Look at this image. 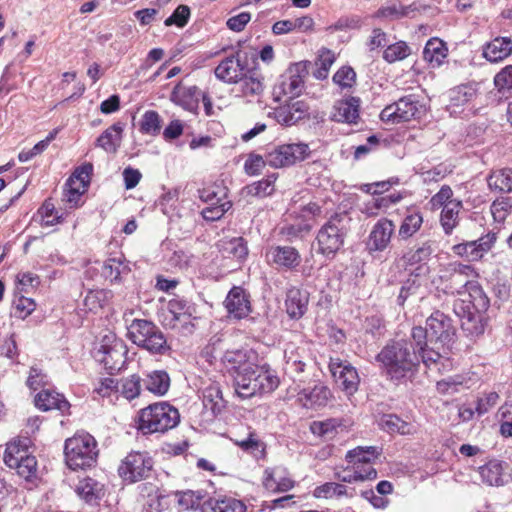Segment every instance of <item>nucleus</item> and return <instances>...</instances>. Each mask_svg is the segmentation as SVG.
<instances>
[{
    "instance_id": "nucleus-1",
    "label": "nucleus",
    "mask_w": 512,
    "mask_h": 512,
    "mask_svg": "<svg viewBox=\"0 0 512 512\" xmlns=\"http://www.w3.org/2000/svg\"><path fill=\"white\" fill-rule=\"evenodd\" d=\"M455 336L452 320L440 311H435L427 318L425 328L416 326L411 332L422 362L439 372L449 370L452 366L449 354Z\"/></svg>"
},
{
    "instance_id": "nucleus-2",
    "label": "nucleus",
    "mask_w": 512,
    "mask_h": 512,
    "mask_svg": "<svg viewBox=\"0 0 512 512\" xmlns=\"http://www.w3.org/2000/svg\"><path fill=\"white\" fill-rule=\"evenodd\" d=\"M419 358L421 356L413 340L391 341L376 356L377 362L391 380H400L412 373L419 364Z\"/></svg>"
},
{
    "instance_id": "nucleus-3",
    "label": "nucleus",
    "mask_w": 512,
    "mask_h": 512,
    "mask_svg": "<svg viewBox=\"0 0 512 512\" xmlns=\"http://www.w3.org/2000/svg\"><path fill=\"white\" fill-rule=\"evenodd\" d=\"M476 276L471 265L451 263L441 276L443 291L446 294L462 295L463 299L477 300V305L481 308L488 307L489 300L478 282L474 280Z\"/></svg>"
},
{
    "instance_id": "nucleus-4",
    "label": "nucleus",
    "mask_w": 512,
    "mask_h": 512,
    "mask_svg": "<svg viewBox=\"0 0 512 512\" xmlns=\"http://www.w3.org/2000/svg\"><path fill=\"white\" fill-rule=\"evenodd\" d=\"M130 310L124 313L128 338L138 347L147 350L151 354L164 355L170 350L167 339L158 326L146 319H132Z\"/></svg>"
},
{
    "instance_id": "nucleus-5",
    "label": "nucleus",
    "mask_w": 512,
    "mask_h": 512,
    "mask_svg": "<svg viewBox=\"0 0 512 512\" xmlns=\"http://www.w3.org/2000/svg\"><path fill=\"white\" fill-rule=\"evenodd\" d=\"M350 223L351 218L347 213L332 214L317 232V253L329 259L333 258L344 245Z\"/></svg>"
},
{
    "instance_id": "nucleus-6",
    "label": "nucleus",
    "mask_w": 512,
    "mask_h": 512,
    "mask_svg": "<svg viewBox=\"0 0 512 512\" xmlns=\"http://www.w3.org/2000/svg\"><path fill=\"white\" fill-rule=\"evenodd\" d=\"M179 422L180 414L174 406L168 402H157L140 410L137 428L144 435L165 433Z\"/></svg>"
},
{
    "instance_id": "nucleus-7",
    "label": "nucleus",
    "mask_w": 512,
    "mask_h": 512,
    "mask_svg": "<svg viewBox=\"0 0 512 512\" xmlns=\"http://www.w3.org/2000/svg\"><path fill=\"white\" fill-rule=\"evenodd\" d=\"M98 452L97 442L89 433L78 432L65 441V462L72 470L92 467L97 461Z\"/></svg>"
},
{
    "instance_id": "nucleus-8",
    "label": "nucleus",
    "mask_w": 512,
    "mask_h": 512,
    "mask_svg": "<svg viewBox=\"0 0 512 512\" xmlns=\"http://www.w3.org/2000/svg\"><path fill=\"white\" fill-rule=\"evenodd\" d=\"M280 379L276 372L266 363L259 364L248 377H238V388L235 390L239 397L248 399L256 395L272 393L278 388Z\"/></svg>"
},
{
    "instance_id": "nucleus-9",
    "label": "nucleus",
    "mask_w": 512,
    "mask_h": 512,
    "mask_svg": "<svg viewBox=\"0 0 512 512\" xmlns=\"http://www.w3.org/2000/svg\"><path fill=\"white\" fill-rule=\"evenodd\" d=\"M426 113L425 105L418 96L410 94L387 105L380 113V119L387 124H400L418 120Z\"/></svg>"
},
{
    "instance_id": "nucleus-10",
    "label": "nucleus",
    "mask_w": 512,
    "mask_h": 512,
    "mask_svg": "<svg viewBox=\"0 0 512 512\" xmlns=\"http://www.w3.org/2000/svg\"><path fill=\"white\" fill-rule=\"evenodd\" d=\"M487 308L479 307L477 300L458 299L454 302V312L461 319V328L467 336L474 338L484 333L485 324L482 313Z\"/></svg>"
},
{
    "instance_id": "nucleus-11",
    "label": "nucleus",
    "mask_w": 512,
    "mask_h": 512,
    "mask_svg": "<svg viewBox=\"0 0 512 512\" xmlns=\"http://www.w3.org/2000/svg\"><path fill=\"white\" fill-rule=\"evenodd\" d=\"M226 371L233 377L235 390L238 388V377H248L258 365V355L252 349L226 351L222 357Z\"/></svg>"
},
{
    "instance_id": "nucleus-12",
    "label": "nucleus",
    "mask_w": 512,
    "mask_h": 512,
    "mask_svg": "<svg viewBox=\"0 0 512 512\" xmlns=\"http://www.w3.org/2000/svg\"><path fill=\"white\" fill-rule=\"evenodd\" d=\"M153 468V460L146 452L132 451L120 463L118 474L127 483L146 479Z\"/></svg>"
},
{
    "instance_id": "nucleus-13",
    "label": "nucleus",
    "mask_w": 512,
    "mask_h": 512,
    "mask_svg": "<svg viewBox=\"0 0 512 512\" xmlns=\"http://www.w3.org/2000/svg\"><path fill=\"white\" fill-rule=\"evenodd\" d=\"M480 482L487 487H504L512 484V466L503 460L490 459L475 470Z\"/></svg>"
},
{
    "instance_id": "nucleus-14",
    "label": "nucleus",
    "mask_w": 512,
    "mask_h": 512,
    "mask_svg": "<svg viewBox=\"0 0 512 512\" xmlns=\"http://www.w3.org/2000/svg\"><path fill=\"white\" fill-rule=\"evenodd\" d=\"M126 355L127 349L124 342L117 339L114 334L105 335L97 351L98 360L111 372L121 370L125 364Z\"/></svg>"
},
{
    "instance_id": "nucleus-15",
    "label": "nucleus",
    "mask_w": 512,
    "mask_h": 512,
    "mask_svg": "<svg viewBox=\"0 0 512 512\" xmlns=\"http://www.w3.org/2000/svg\"><path fill=\"white\" fill-rule=\"evenodd\" d=\"M308 154L309 147L305 143L283 144L270 151L266 155V161L271 167L281 168L304 160Z\"/></svg>"
},
{
    "instance_id": "nucleus-16",
    "label": "nucleus",
    "mask_w": 512,
    "mask_h": 512,
    "mask_svg": "<svg viewBox=\"0 0 512 512\" xmlns=\"http://www.w3.org/2000/svg\"><path fill=\"white\" fill-rule=\"evenodd\" d=\"M329 370L336 383L347 395H353L358 390L360 383L358 372L348 361L331 357Z\"/></svg>"
},
{
    "instance_id": "nucleus-17",
    "label": "nucleus",
    "mask_w": 512,
    "mask_h": 512,
    "mask_svg": "<svg viewBox=\"0 0 512 512\" xmlns=\"http://www.w3.org/2000/svg\"><path fill=\"white\" fill-rule=\"evenodd\" d=\"M307 75V62L294 63L282 76L276 89L279 90V94L290 98L298 97L304 89V80Z\"/></svg>"
},
{
    "instance_id": "nucleus-18",
    "label": "nucleus",
    "mask_w": 512,
    "mask_h": 512,
    "mask_svg": "<svg viewBox=\"0 0 512 512\" xmlns=\"http://www.w3.org/2000/svg\"><path fill=\"white\" fill-rule=\"evenodd\" d=\"M496 239V233L489 232L477 240L454 245L452 251L467 261H478L492 249Z\"/></svg>"
},
{
    "instance_id": "nucleus-19",
    "label": "nucleus",
    "mask_w": 512,
    "mask_h": 512,
    "mask_svg": "<svg viewBox=\"0 0 512 512\" xmlns=\"http://www.w3.org/2000/svg\"><path fill=\"white\" fill-rule=\"evenodd\" d=\"M321 215V207L316 203L303 206L298 214L300 221L289 224L283 228L284 233L290 237H303L312 229L315 219Z\"/></svg>"
},
{
    "instance_id": "nucleus-20",
    "label": "nucleus",
    "mask_w": 512,
    "mask_h": 512,
    "mask_svg": "<svg viewBox=\"0 0 512 512\" xmlns=\"http://www.w3.org/2000/svg\"><path fill=\"white\" fill-rule=\"evenodd\" d=\"M247 71L245 61L241 57V53L223 59L215 68V76L217 79L228 83L235 84Z\"/></svg>"
},
{
    "instance_id": "nucleus-21",
    "label": "nucleus",
    "mask_w": 512,
    "mask_h": 512,
    "mask_svg": "<svg viewBox=\"0 0 512 512\" xmlns=\"http://www.w3.org/2000/svg\"><path fill=\"white\" fill-rule=\"evenodd\" d=\"M333 398L328 386L318 383L313 388H304L297 394V403L306 409L325 407Z\"/></svg>"
},
{
    "instance_id": "nucleus-22",
    "label": "nucleus",
    "mask_w": 512,
    "mask_h": 512,
    "mask_svg": "<svg viewBox=\"0 0 512 512\" xmlns=\"http://www.w3.org/2000/svg\"><path fill=\"white\" fill-rule=\"evenodd\" d=\"M395 225L392 220L382 218L372 227L367 241V248L370 252L384 251L394 233Z\"/></svg>"
},
{
    "instance_id": "nucleus-23",
    "label": "nucleus",
    "mask_w": 512,
    "mask_h": 512,
    "mask_svg": "<svg viewBox=\"0 0 512 512\" xmlns=\"http://www.w3.org/2000/svg\"><path fill=\"white\" fill-rule=\"evenodd\" d=\"M266 258L269 263L285 269H294L301 261L298 250L291 246H272L267 250Z\"/></svg>"
},
{
    "instance_id": "nucleus-24",
    "label": "nucleus",
    "mask_w": 512,
    "mask_h": 512,
    "mask_svg": "<svg viewBox=\"0 0 512 512\" xmlns=\"http://www.w3.org/2000/svg\"><path fill=\"white\" fill-rule=\"evenodd\" d=\"M224 304L229 315L236 319L245 318L251 312L249 297L241 287H233L229 291Z\"/></svg>"
},
{
    "instance_id": "nucleus-25",
    "label": "nucleus",
    "mask_w": 512,
    "mask_h": 512,
    "mask_svg": "<svg viewBox=\"0 0 512 512\" xmlns=\"http://www.w3.org/2000/svg\"><path fill=\"white\" fill-rule=\"evenodd\" d=\"M262 483L266 490L273 493L287 492L295 485L286 470L280 467L265 469Z\"/></svg>"
},
{
    "instance_id": "nucleus-26",
    "label": "nucleus",
    "mask_w": 512,
    "mask_h": 512,
    "mask_svg": "<svg viewBox=\"0 0 512 512\" xmlns=\"http://www.w3.org/2000/svg\"><path fill=\"white\" fill-rule=\"evenodd\" d=\"M360 101L350 97L337 101L331 112V119L340 123L355 124L359 119Z\"/></svg>"
},
{
    "instance_id": "nucleus-27",
    "label": "nucleus",
    "mask_w": 512,
    "mask_h": 512,
    "mask_svg": "<svg viewBox=\"0 0 512 512\" xmlns=\"http://www.w3.org/2000/svg\"><path fill=\"white\" fill-rule=\"evenodd\" d=\"M512 54V39L510 37H496L483 46V57L497 63L505 60Z\"/></svg>"
},
{
    "instance_id": "nucleus-28",
    "label": "nucleus",
    "mask_w": 512,
    "mask_h": 512,
    "mask_svg": "<svg viewBox=\"0 0 512 512\" xmlns=\"http://www.w3.org/2000/svg\"><path fill=\"white\" fill-rule=\"evenodd\" d=\"M36 406L43 411L59 410L62 414L69 413L70 403L66 398L51 389H43L35 397Z\"/></svg>"
},
{
    "instance_id": "nucleus-29",
    "label": "nucleus",
    "mask_w": 512,
    "mask_h": 512,
    "mask_svg": "<svg viewBox=\"0 0 512 512\" xmlns=\"http://www.w3.org/2000/svg\"><path fill=\"white\" fill-rule=\"evenodd\" d=\"M235 84V93L244 98L260 96L264 91L263 78L255 72H249L248 70Z\"/></svg>"
},
{
    "instance_id": "nucleus-30",
    "label": "nucleus",
    "mask_w": 512,
    "mask_h": 512,
    "mask_svg": "<svg viewBox=\"0 0 512 512\" xmlns=\"http://www.w3.org/2000/svg\"><path fill=\"white\" fill-rule=\"evenodd\" d=\"M309 294L306 290L292 287L287 291L285 307L287 314L293 319L301 318L308 306Z\"/></svg>"
},
{
    "instance_id": "nucleus-31",
    "label": "nucleus",
    "mask_w": 512,
    "mask_h": 512,
    "mask_svg": "<svg viewBox=\"0 0 512 512\" xmlns=\"http://www.w3.org/2000/svg\"><path fill=\"white\" fill-rule=\"evenodd\" d=\"M433 253L431 241H425L420 246L410 249L402 256L403 265L407 267L417 266L416 270L420 272L427 271L426 262Z\"/></svg>"
},
{
    "instance_id": "nucleus-32",
    "label": "nucleus",
    "mask_w": 512,
    "mask_h": 512,
    "mask_svg": "<svg viewBox=\"0 0 512 512\" xmlns=\"http://www.w3.org/2000/svg\"><path fill=\"white\" fill-rule=\"evenodd\" d=\"M197 91L196 86L185 87L178 84L174 87L170 95V100L183 109L194 112L198 108Z\"/></svg>"
},
{
    "instance_id": "nucleus-33",
    "label": "nucleus",
    "mask_w": 512,
    "mask_h": 512,
    "mask_svg": "<svg viewBox=\"0 0 512 512\" xmlns=\"http://www.w3.org/2000/svg\"><path fill=\"white\" fill-rule=\"evenodd\" d=\"M355 495V488H349L337 482H326L313 490V496L317 499L353 498Z\"/></svg>"
},
{
    "instance_id": "nucleus-34",
    "label": "nucleus",
    "mask_w": 512,
    "mask_h": 512,
    "mask_svg": "<svg viewBox=\"0 0 512 512\" xmlns=\"http://www.w3.org/2000/svg\"><path fill=\"white\" fill-rule=\"evenodd\" d=\"M124 126L121 123H114L108 127L96 140V146L107 153H116L122 142Z\"/></svg>"
},
{
    "instance_id": "nucleus-35",
    "label": "nucleus",
    "mask_w": 512,
    "mask_h": 512,
    "mask_svg": "<svg viewBox=\"0 0 512 512\" xmlns=\"http://www.w3.org/2000/svg\"><path fill=\"white\" fill-rule=\"evenodd\" d=\"M308 115V106L303 101H295L276 111L278 122L291 126Z\"/></svg>"
},
{
    "instance_id": "nucleus-36",
    "label": "nucleus",
    "mask_w": 512,
    "mask_h": 512,
    "mask_svg": "<svg viewBox=\"0 0 512 512\" xmlns=\"http://www.w3.org/2000/svg\"><path fill=\"white\" fill-rule=\"evenodd\" d=\"M202 395L204 408L209 410L213 415L220 413L224 408L225 401L218 382L210 381V383L203 388Z\"/></svg>"
},
{
    "instance_id": "nucleus-37",
    "label": "nucleus",
    "mask_w": 512,
    "mask_h": 512,
    "mask_svg": "<svg viewBox=\"0 0 512 512\" xmlns=\"http://www.w3.org/2000/svg\"><path fill=\"white\" fill-rule=\"evenodd\" d=\"M379 455V452L376 447L368 446V447H356L352 450H349L345 456L346 461L352 465L357 466V468L367 469L368 466H372L371 463L374 461Z\"/></svg>"
},
{
    "instance_id": "nucleus-38",
    "label": "nucleus",
    "mask_w": 512,
    "mask_h": 512,
    "mask_svg": "<svg viewBox=\"0 0 512 512\" xmlns=\"http://www.w3.org/2000/svg\"><path fill=\"white\" fill-rule=\"evenodd\" d=\"M462 207L463 206L461 200H453L442 208L440 214V224L446 235H450L458 226L460 221L459 214Z\"/></svg>"
},
{
    "instance_id": "nucleus-39",
    "label": "nucleus",
    "mask_w": 512,
    "mask_h": 512,
    "mask_svg": "<svg viewBox=\"0 0 512 512\" xmlns=\"http://www.w3.org/2000/svg\"><path fill=\"white\" fill-rule=\"evenodd\" d=\"M380 425L388 433L412 435L417 432V426L414 423L405 421L395 414L384 415Z\"/></svg>"
},
{
    "instance_id": "nucleus-40",
    "label": "nucleus",
    "mask_w": 512,
    "mask_h": 512,
    "mask_svg": "<svg viewBox=\"0 0 512 512\" xmlns=\"http://www.w3.org/2000/svg\"><path fill=\"white\" fill-rule=\"evenodd\" d=\"M377 477V471L372 466L367 469L357 468V466H347L342 471L335 472V478L343 483H353L357 481L372 480Z\"/></svg>"
},
{
    "instance_id": "nucleus-41",
    "label": "nucleus",
    "mask_w": 512,
    "mask_h": 512,
    "mask_svg": "<svg viewBox=\"0 0 512 512\" xmlns=\"http://www.w3.org/2000/svg\"><path fill=\"white\" fill-rule=\"evenodd\" d=\"M129 272V266L121 257L109 258L102 266V276L111 283L121 282L122 276L128 275Z\"/></svg>"
},
{
    "instance_id": "nucleus-42",
    "label": "nucleus",
    "mask_w": 512,
    "mask_h": 512,
    "mask_svg": "<svg viewBox=\"0 0 512 512\" xmlns=\"http://www.w3.org/2000/svg\"><path fill=\"white\" fill-rule=\"evenodd\" d=\"M487 182L492 191L512 193V169L503 168L492 171Z\"/></svg>"
},
{
    "instance_id": "nucleus-43",
    "label": "nucleus",
    "mask_w": 512,
    "mask_h": 512,
    "mask_svg": "<svg viewBox=\"0 0 512 512\" xmlns=\"http://www.w3.org/2000/svg\"><path fill=\"white\" fill-rule=\"evenodd\" d=\"M29 443L30 440L28 438L18 439L8 443L3 457L5 464L8 467L16 465V463L29 456Z\"/></svg>"
},
{
    "instance_id": "nucleus-44",
    "label": "nucleus",
    "mask_w": 512,
    "mask_h": 512,
    "mask_svg": "<svg viewBox=\"0 0 512 512\" xmlns=\"http://www.w3.org/2000/svg\"><path fill=\"white\" fill-rule=\"evenodd\" d=\"M144 385L151 393L163 396L170 387V377L166 371L156 370L146 376Z\"/></svg>"
},
{
    "instance_id": "nucleus-45",
    "label": "nucleus",
    "mask_w": 512,
    "mask_h": 512,
    "mask_svg": "<svg viewBox=\"0 0 512 512\" xmlns=\"http://www.w3.org/2000/svg\"><path fill=\"white\" fill-rule=\"evenodd\" d=\"M423 224V216L419 211H409L403 218L398 236L402 240H407L414 236Z\"/></svg>"
},
{
    "instance_id": "nucleus-46",
    "label": "nucleus",
    "mask_w": 512,
    "mask_h": 512,
    "mask_svg": "<svg viewBox=\"0 0 512 512\" xmlns=\"http://www.w3.org/2000/svg\"><path fill=\"white\" fill-rule=\"evenodd\" d=\"M284 371L290 377H296L304 371L306 363L299 349L289 347L284 351Z\"/></svg>"
},
{
    "instance_id": "nucleus-47",
    "label": "nucleus",
    "mask_w": 512,
    "mask_h": 512,
    "mask_svg": "<svg viewBox=\"0 0 512 512\" xmlns=\"http://www.w3.org/2000/svg\"><path fill=\"white\" fill-rule=\"evenodd\" d=\"M168 310L173 315L175 321H181L187 324L190 323L191 316L195 312V307L189 301L176 297L168 302Z\"/></svg>"
},
{
    "instance_id": "nucleus-48",
    "label": "nucleus",
    "mask_w": 512,
    "mask_h": 512,
    "mask_svg": "<svg viewBox=\"0 0 512 512\" xmlns=\"http://www.w3.org/2000/svg\"><path fill=\"white\" fill-rule=\"evenodd\" d=\"M446 51L445 44L440 39L432 38L424 47L423 58L430 63L440 65L446 57Z\"/></svg>"
},
{
    "instance_id": "nucleus-49",
    "label": "nucleus",
    "mask_w": 512,
    "mask_h": 512,
    "mask_svg": "<svg viewBox=\"0 0 512 512\" xmlns=\"http://www.w3.org/2000/svg\"><path fill=\"white\" fill-rule=\"evenodd\" d=\"M275 181L276 176L274 174L269 175L267 178L247 185L245 187L246 193L247 195L259 198L267 197L274 192Z\"/></svg>"
},
{
    "instance_id": "nucleus-50",
    "label": "nucleus",
    "mask_w": 512,
    "mask_h": 512,
    "mask_svg": "<svg viewBox=\"0 0 512 512\" xmlns=\"http://www.w3.org/2000/svg\"><path fill=\"white\" fill-rule=\"evenodd\" d=\"M221 249L227 257H232L237 260L244 259L248 254L246 242L242 237H235L230 240L223 241Z\"/></svg>"
},
{
    "instance_id": "nucleus-51",
    "label": "nucleus",
    "mask_w": 512,
    "mask_h": 512,
    "mask_svg": "<svg viewBox=\"0 0 512 512\" xmlns=\"http://www.w3.org/2000/svg\"><path fill=\"white\" fill-rule=\"evenodd\" d=\"M340 427L336 419H326L324 421H314L311 426V432L314 435L322 437L324 440H332L337 434Z\"/></svg>"
},
{
    "instance_id": "nucleus-52",
    "label": "nucleus",
    "mask_w": 512,
    "mask_h": 512,
    "mask_svg": "<svg viewBox=\"0 0 512 512\" xmlns=\"http://www.w3.org/2000/svg\"><path fill=\"white\" fill-rule=\"evenodd\" d=\"M334 61L335 55L331 50L326 48L321 49L316 62L317 69L313 73L314 77L319 80L326 79Z\"/></svg>"
},
{
    "instance_id": "nucleus-53",
    "label": "nucleus",
    "mask_w": 512,
    "mask_h": 512,
    "mask_svg": "<svg viewBox=\"0 0 512 512\" xmlns=\"http://www.w3.org/2000/svg\"><path fill=\"white\" fill-rule=\"evenodd\" d=\"M476 89L472 85H460L450 92L451 105L455 107L463 106L474 99Z\"/></svg>"
},
{
    "instance_id": "nucleus-54",
    "label": "nucleus",
    "mask_w": 512,
    "mask_h": 512,
    "mask_svg": "<svg viewBox=\"0 0 512 512\" xmlns=\"http://www.w3.org/2000/svg\"><path fill=\"white\" fill-rule=\"evenodd\" d=\"M411 54L410 47L404 41L390 44L383 52V59L388 63H394L407 58Z\"/></svg>"
},
{
    "instance_id": "nucleus-55",
    "label": "nucleus",
    "mask_w": 512,
    "mask_h": 512,
    "mask_svg": "<svg viewBox=\"0 0 512 512\" xmlns=\"http://www.w3.org/2000/svg\"><path fill=\"white\" fill-rule=\"evenodd\" d=\"M161 129V118L156 111H146L140 121V131L147 135H157Z\"/></svg>"
},
{
    "instance_id": "nucleus-56",
    "label": "nucleus",
    "mask_w": 512,
    "mask_h": 512,
    "mask_svg": "<svg viewBox=\"0 0 512 512\" xmlns=\"http://www.w3.org/2000/svg\"><path fill=\"white\" fill-rule=\"evenodd\" d=\"M100 491L99 484L92 478L82 479L76 486L77 494L87 502L96 499Z\"/></svg>"
},
{
    "instance_id": "nucleus-57",
    "label": "nucleus",
    "mask_w": 512,
    "mask_h": 512,
    "mask_svg": "<svg viewBox=\"0 0 512 512\" xmlns=\"http://www.w3.org/2000/svg\"><path fill=\"white\" fill-rule=\"evenodd\" d=\"M109 292L105 290H90L84 298V306L89 310L96 312L107 302Z\"/></svg>"
},
{
    "instance_id": "nucleus-58",
    "label": "nucleus",
    "mask_w": 512,
    "mask_h": 512,
    "mask_svg": "<svg viewBox=\"0 0 512 512\" xmlns=\"http://www.w3.org/2000/svg\"><path fill=\"white\" fill-rule=\"evenodd\" d=\"M11 469H15L17 474L26 480H30L36 474L37 461L32 455H29L16 463V465L9 466Z\"/></svg>"
},
{
    "instance_id": "nucleus-59",
    "label": "nucleus",
    "mask_w": 512,
    "mask_h": 512,
    "mask_svg": "<svg viewBox=\"0 0 512 512\" xmlns=\"http://www.w3.org/2000/svg\"><path fill=\"white\" fill-rule=\"evenodd\" d=\"M333 82L342 90L352 88L356 83V73L351 67L344 66L334 74Z\"/></svg>"
},
{
    "instance_id": "nucleus-60",
    "label": "nucleus",
    "mask_w": 512,
    "mask_h": 512,
    "mask_svg": "<svg viewBox=\"0 0 512 512\" xmlns=\"http://www.w3.org/2000/svg\"><path fill=\"white\" fill-rule=\"evenodd\" d=\"M512 209V198L511 197H501L496 199L491 205V213L493 218L502 222L506 219L509 212Z\"/></svg>"
},
{
    "instance_id": "nucleus-61",
    "label": "nucleus",
    "mask_w": 512,
    "mask_h": 512,
    "mask_svg": "<svg viewBox=\"0 0 512 512\" xmlns=\"http://www.w3.org/2000/svg\"><path fill=\"white\" fill-rule=\"evenodd\" d=\"M141 390V379L138 375H131L125 378L121 384V394L127 400H133L139 396Z\"/></svg>"
},
{
    "instance_id": "nucleus-62",
    "label": "nucleus",
    "mask_w": 512,
    "mask_h": 512,
    "mask_svg": "<svg viewBox=\"0 0 512 512\" xmlns=\"http://www.w3.org/2000/svg\"><path fill=\"white\" fill-rule=\"evenodd\" d=\"M494 85L500 93L512 92V65L505 66L495 75Z\"/></svg>"
},
{
    "instance_id": "nucleus-63",
    "label": "nucleus",
    "mask_w": 512,
    "mask_h": 512,
    "mask_svg": "<svg viewBox=\"0 0 512 512\" xmlns=\"http://www.w3.org/2000/svg\"><path fill=\"white\" fill-rule=\"evenodd\" d=\"M466 379L456 375L437 382V390L442 394H453L459 391V387L465 386Z\"/></svg>"
},
{
    "instance_id": "nucleus-64",
    "label": "nucleus",
    "mask_w": 512,
    "mask_h": 512,
    "mask_svg": "<svg viewBox=\"0 0 512 512\" xmlns=\"http://www.w3.org/2000/svg\"><path fill=\"white\" fill-rule=\"evenodd\" d=\"M387 209H389V206L386 198H384V196H377L364 203L361 212L368 217H375L381 212H385Z\"/></svg>"
}]
</instances>
